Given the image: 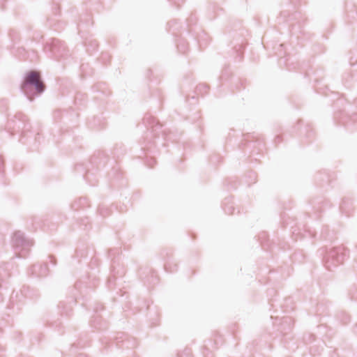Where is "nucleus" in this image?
I'll use <instances>...</instances> for the list:
<instances>
[{
    "label": "nucleus",
    "mask_w": 357,
    "mask_h": 357,
    "mask_svg": "<svg viewBox=\"0 0 357 357\" xmlns=\"http://www.w3.org/2000/svg\"><path fill=\"white\" fill-rule=\"evenodd\" d=\"M27 83L35 85L36 89L38 92H42L44 89V84L40 79V73L36 71L30 72L25 79L22 88L24 89Z\"/></svg>",
    "instance_id": "nucleus-1"
}]
</instances>
